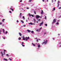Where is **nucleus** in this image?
Returning a JSON list of instances; mask_svg holds the SVG:
<instances>
[{
	"mask_svg": "<svg viewBox=\"0 0 61 61\" xmlns=\"http://www.w3.org/2000/svg\"><path fill=\"white\" fill-rule=\"evenodd\" d=\"M3 39H5V38L4 37L3 38Z\"/></svg>",
	"mask_w": 61,
	"mask_h": 61,
	"instance_id": "50",
	"label": "nucleus"
},
{
	"mask_svg": "<svg viewBox=\"0 0 61 61\" xmlns=\"http://www.w3.org/2000/svg\"><path fill=\"white\" fill-rule=\"evenodd\" d=\"M17 23H18V22H19V21H18V20H17Z\"/></svg>",
	"mask_w": 61,
	"mask_h": 61,
	"instance_id": "45",
	"label": "nucleus"
},
{
	"mask_svg": "<svg viewBox=\"0 0 61 61\" xmlns=\"http://www.w3.org/2000/svg\"><path fill=\"white\" fill-rule=\"evenodd\" d=\"M53 40H55V38H53Z\"/></svg>",
	"mask_w": 61,
	"mask_h": 61,
	"instance_id": "52",
	"label": "nucleus"
},
{
	"mask_svg": "<svg viewBox=\"0 0 61 61\" xmlns=\"http://www.w3.org/2000/svg\"><path fill=\"white\" fill-rule=\"evenodd\" d=\"M10 10H12V11H14V10H13V9H12V8H10Z\"/></svg>",
	"mask_w": 61,
	"mask_h": 61,
	"instance_id": "18",
	"label": "nucleus"
},
{
	"mask_svg": "<svg viewBox=\"0 0 61 61\" xmlns=\"http://www.w3.org/2000/svg\"><path fill=\"white\" fill-rule=\"evenodd\" d=\"M59 47H61V45H60L59 46Z\"/></svg>",
	"mask_w": 61,
	"mask_h": 61,
	"instance_id": "51",
	"label": "nucleus"
},
{
	"mask_svg": "<svg viewBox=\"0 0 61 61\" xmlns=\"http://www.w3.org/2000/svg\"><path fill=\"white\" fill-rule=\"evenodd\" d=\"M34 33V32L33 31H32L31 32V33L32 34H33Z\"/></svg>",
	"mask_w": 61,
	"mask_h": 61,
	"instance_id": "17",
	"label": "nucleus"
},
{
	"mask_svg": "<svg viewBox=\"0 0 61 61\" xmlns=\"http://www.w3.org/2000/svg\"><path fill=\"white\" fill-rule=\"evenodd\" d=\"M38 47L39 48L40 47V45H39L38 46Z\"/></svg>",
	"mask_w": 61,
	"mask_h": 61,
	"instance_id": "16",
	"label": "nucleus"
},
{
	"mask_svg": "<svg viewBox=\"0 0 61 61\" xmlns=\"http://www.w3.org/2000/svg\"><path fill=\"white\" fill-rule=\"evenodd\" d=\"M61 44V42H60V43H59V44Z\"/></svg>",
	"mask_w": 61,
	"mask_h": 61,
	"instance_id": "64",
	"label": "nucleus"
},
{
	"mask_svg": "<svg viewBox=\"0 0 61 61\" xmlns=\"http://www.w3.org/2000/svg\"><path fill=\"white\" fill-rule=\"evenodd\" d=\"M29 25H33V23L31 22L29 23Z\"/></svg>",
	"mask_w": 61,
	"mask_h": 61,
	"instance_id": "15",
	"label": "nucleus"
},
{
	"mask_svg": "<svg viewBox=\"0 0 61 61\" xmlns=\"http://www.w3.org/2000/svg\"><path fill=\"white\" fill-rule=\"evenodd\" d=\"M23 19H24V20H25V17L24 16H23Z\"/></svg>",
	"mask_w": 61,
	"mask_h": 61,
	"instance_id": "30",
	"label": "nucleus"
},
{
	"mask_svg": "<svg viewBox=\"0 0 61 61\" xmlns=\"http://www.w3.org/2000/svg\"><path fill=\"white\" fill-rule=\"evenodd\" d=\"M45 25L46 26H47V24H45Z\"/></svg>",
	"mask_w": 61,
	"mask_h": 61,
	"instance_id": "41",
	"label": "nucleus"
},
{
	"mask_svg": "<svg viewBox=\"0 0 61 61\" xmlns=\"http://www.w3.org/2000/svg\"><path fill=\"white\" fill-rule=\"evenodd\" d=\"M23 38H25V37H24V36H23Z\"/></svg>",
	"mask_w": 61,
	"mask_h": 61,
	"instance_id": "61",
	"label": "nucleus"
},
{
	"mask_svg": "<svg viewBox=\"0 0 61 61\" xmlns=\"http://www.w3.org/2000/svg\"><path fill=\"white\" fill-rule=\"evenodd\" d=\"M37 38L36 37V38L35 39H37Z\"/></svg>",
	"mask_w": 61,
	"mask_h": 61,
	"instance_id": "60",
	"label": "nucleus"
},
{
	"mask_svg": "<svg viewBox=\"0 0 61 61\" xmlns=\"http://www.w3.org/2000/svg\"><path fill=\"white\" fill-rule=\"evenodd\" d=\"M31 1H32V0H29V2H31Z\"/></svg>",
	"mask_w": 61,
	"mask_h": 61,
	"instance_id": "33",
	"label": "nucleus"
},
{
	"mask_svg": "<svg viewBox=\"0 0 61 61\" xmlns=\"http://www.w3.org/2000/svg\"><path fill=\"white\" fill-rule=\"evenodd\" d=\"M46 34V32L44 33V35H45Z\"/></svg>",
	"mask_w": 61,
	"mask_h": 61,
	"instance_id": "58",
	"label": "nucleus"
},
{
	"mask_svg": "<svg viewBox=\"0 0 61 61\" xmlns=\"http://www.w3.org/2000/svg\"><path fill=\"white\" fill-rule=\"evenodd\" d=\"M41 29H42V28H40L39 29V30L40 31V30H41Z\"/></svg>",
	"mask_w": 61,
	"mask_h": 61,
	"instance_id": "36",
	"label": "nucleus"
},
{
	"mask_svg": "<svg viewBox=\"0 0 61 61\" xmlns=\"http://www.w3.org/2000/svg\"><path fill=\"white\" fill-rule=\"evenodd\" d=\"M32 44L33 45V46H36V45H35V44L33 43H32Z\"/></svg>",
	"mask_w": 61,
	"mask_h": 61,
	"instance_id": "25",
	"label": "nucleus"
},
{
	"mask_svg": "<svg viewBox=\"0 0 61 61\" xmlns=\"http://www.w3.org/2000/svg\"><path fill=\"white\" fill-rule=\"evenodd\" d=\"M2 24V23L0 22V25H1Z\"/></svg>",
	"mask_w": 61,
	"mask_h": 61,
	"instance_id": "34",
	"label": "nucleus"
},
{
	"mask_svg": "<svg viewBox=\"0 0 61 61\" xmlns=\"http://www.w3.org/2000/svg\"><path fill=\"white\" fill-rule=\"evenodd\" d=\"M60 2L58 1L57 3V5H58L57 6V7H59V4H60Z\"/></svg>",
	"mask_w": 61,
	"mask_h": 61,
	"instance_id": "3",
	"label": "nucleus"
},
{
	"mask_svg": "<svg viewBox=\"0 0 61 61\" xmlns=\"http://www.w3.org/2000/svg\"><path fill=\"white\" fill-rule=\"evenodd\" d=\"M36 41H37V42H38V39H37Z\"/></svg>",
	"mask_w": 61,
	"mask_h": 61,
	"instance_id": "47",
	"label": "nucleus"
},
{
	"mask_svg": "<svg viewBox=\"0 0 61 61\" xmlns=\"http://www.w3.org/2000/svg\"><path fill=\"white\" fill-rule=\"evenodd\" d=\"M3 32L4 33H5V30L4 29H3Z\"/></svg>",
	"mask_w": 61,
	"mask_h": 61,
	"instance_id": "24",
	"label": "nucleus"
},
{
	"mask_svg": "<svg viewBox=\"0 0 61 61\" xmlns=\"http://www.w3.org/2000/svg\"><path fill=\"white\" fill-rule=\"evenodd\" d=\"M21 22H22V23H24V22H23V21L22 20H21Z\"/></svg>",
	"mask_w": 61,
	"mask_h": 61,
	"instance_id": "28",
	"label": "nucleus"
},
{
	"mask_svg": "<svg viewBox=\"0 0 61 61\" xmlns=\"http://www.w3.org/2000/svg\"><path fill=\"white\" fill-rule=\"evenodd\" d=\"M3 60H5V61H8V60L5 58H4Z\"/></svg>",
	"mask_w": 61,
	"mask_h": 61,
	"instance_id": "9",
	"label": "nucleus"
},
{
	"mask_svg": "<svg viewBox=\"0 0 61 61\" xmlns=\"http://www.w3.org/2000/svg\"><path fill=\"white\" fill-rule=\"evenodd\" d=\"M4 51L5 52V51H6V50H4Z\"/></svg>",
	"mask_w": 61,
	"mask_h": 61,
	"instance_id": "44",
	"label": "nucleus"
},
{
	"mask_svg": "<svg viewBox=\"0 0 61 61\" xmlns=\"http://www.w3.org/2000/svg\"><path fill=\"white\" fill-rule=\"evenodd\" d=\"M19 34L20 36H22V34H21L20 33H19Z\"/></svg>",
	"mask_w": 61,
	"mask_h": 61,
	"instance_id": "11",
	"label": "nucleus"
},
{
	"mask_svg": "<svg viewBox=\"0 0 61 61\" xmlns=\"http://www.w3.org/2000/svg\"><path fill=\"white\" fill-rule=\"evenodd\" d=\"M58 22H60V20H59L57 21Z\"/></svg>",
	"mask_w": 61,
	"mask_h": 61,
	"instance_id": "42",
	"label": "nucleus"
},
{
	"mask_svg": "<svg viewBox=\"0 0 61 61\" xmlns=\"http://www.w3.org/2000/svg\"><path fill=\"white\" fill-rule=\"evenodd\" d=\"M9 60H10L11 61L12 60V59H10V58H9Z\"/></svg>",
	"mask_w": 61,
	"mask_h": 61,
	"instance_id": "37",
	"label": "nucleus"
},
{
	"mask_svg": "<svg viewBox=\"0 0 61 61\" xmlns=\"http://www.w3.org/2000/svg\"><path fill=\"white\" fill-rule=\"evenodd\" d=\"M27 9H29V8H27Z\"/></svg>",
	"mask_w": 61,
	"mask_h": 61,
	"instance_id": "54",
	"label": "nucleus"
},
{
	"mask_svg": "<svg viewBox=\"0 0 61 61\" xmlns=\"http://www.w3.org/2000/svg\"><path fill=\"white\" fill-rule=\"evenodd\" d=\"M36 31H40V30H38V29H37V30H36Z\"/></svg>",
	"mask_w": 61,
	"mask_h": 61,
	"instance_id": "27",
	"label": "nucleus"
},
{
	"mask_svg": "<svg viewBox=\"0 0 61 61\" xmlns=\"http://www.w3.org/2000/svg\"><path fill=\"white\" fill-rule=\"evenodd\" d=\"M38 20V21H40V19Z\"/></svg>",
	"mask_w": 61,
	"mask_h": 61,
	"instance_id": "46",
	"label": "nucleus"
},
{
	"mask_svg": "<svg viewBox=\"0 0 61 61\" xmlns=\"http://www.w3.org/2000/svg\"><path fill=\"white\" fill-rule=\"evenodd\" d=\"M33 20H34V23H36V20L35 19H33Z\"/></svg>",
	"mask_w": 61,
	"mask_h": 61,
	"instance_id": "20",
	"label": "nucleus"
},
{
	"mask_svg": "<svg viewBox=\"0 0 61 61\" xmlns=\"http://www.w3.org/2000/svg\"><path fill=\"white\" fill-rule=\"evenodd\" d=\"M40 17V16L39 15H36V19H38Z\"/></svg>",
	"mask_w": 61,
	"mask_h": 61,
	"instance_id": "5",
	"label": "nucleus"
},
{
	"mask_svg": "<svg viewBox=\"0 0 61 61\" xmlns=\"http://www.w3.org/2000/svg\"><path fill=\"white\" fill-rule=\"evenodd\" d=\"M56 19H54L53 22L52 23V24H53L54 23H55L56 22Z\"/></svg>",
	"mask_w": 61,
	"mask_h": 61,
	"instance_id": "4",
	"label": "nucleus"
},
{
	"mask_svg": "<svg viewBox=\"0 0 61 61\" xmlns=\"http://www.w3.org/2000/svg\"><path fill=\"white\" fill-rule=\"evenodd\" d=\"M3 53H4L3 54V52L2 51H1V54L2 56H3V55H5V52H4Z\"/></svg>",
	"mask_w": 61,
	"mask_h": 61,
	"instance_id": "2",
	"label": "nucleus"
},
{
	"mask_svg": "<svg viewBox=\"0 0 61 61\" xmlns=\"http://www.w3.org/2000/svg\"><path fill=\"white\" fill-rule=\"evenodd\" d=\"M20 2H22V0H20Z\"/></svg>",
	"mask_w": 61,
	"mask_h": 61,
	"instance_id": "43",
	"label": "nucleus"
},
{
	"mask_svg": "<svg viewBox=\"0 0 61 61\" xmlns=\"http://www.w3.org/2000/svg\"><path fill=\"white\" fill-rule=\"evenodd\" d=\"M24 43L23 42H22V43L21 44V45H24Z\"/></svg>",
	"mask_w": 61,
	"mask_h": 61,
	"instance_id": "26",
	"label": "nucleus"
},
{
	"mask_svg": "<svg viewBox=\"0 0 61 61\" xmlns=\"http://www.w3.org/2000/svg\"><path fill=\"white\" fill-rule=\"evenodd\" d=\"M27 31L28 32V33H30V32H31V31L30 30H27Z\"/></svg>",
	"mask_w": 61,
	"mask_h": 61,
	"instance_id": "13",
	"label": "nucleus"
},
{
	"mask_svg": "<svg viewBox=\"0 0 61 61\" xmlns=\"http://www.w3.org/2000/svg\"><path fill=\"white\" fill-rule=\"evenodd\" d=\"M42 1H43V2H44V0H42Z\"/></svg>",
	"mask_w": 61,
	"mask_h": 61,
	"instance_id": "59",
	"label": "nucleus"
},
{
	"mask_svg": "<svg viewBox=\"0 0 61 61\" xmlns=\"http://www.w3.org/2000/svg\"><path fill=\"white\" fill-rule=\"evenodd\" d=\"M27 39L28 40L29 39V37H28L27 38Z\"/></svg>",
	"mask_w": 61,
	"mask_h": 61,
	"instance_id": "35",
	"label": "nucleus"
},
{
	"mask_svg": "<svg viewBox=\"0 0 61 61\" xmlns=\"http://www.w3.org/2000/svg\"><path fill=\"white\" fill-rule=\"evenodd\" d=\"M58 36H60V34H58Z\"/></svg>",
	"mask_w": 61,
	"mask_h": 61,
	"instance_id": "49",
	"label": "nucleus"
},
{
	"mask_svg": "<svg viewBox=\"0 0 61 61\" xmlns=\"http://www.w3.org/2000/svg\"><path fill=\"white\" fill-rule=\"evenodd\" d=\"M22 46H23V47H24L25 46V45H22Z\"/></svg>",
	"mask_w": 61,
	"mask_h": 61,
	"instance_id": "39",
	"label": "nucleus"
},
{
	"mask_svg": "<svg viewBox=\"0 0 61 61\" xmlns=\"http://www.w3.org/2000/svg\"><path fill=\"white\" fill-rule=\"evenodd\" d=\"M26 21L27 22V20H26Z\"/></svg>",
	"mask_w": 61,
	"mask_h": 61,
	"instance_id": "57",
	"label": "nucleus"
},
{
	"mask_svg": "<svg viewBox=\"0 0 61 61\" xmlns=\"http://www.w3.org/2000/svg\"><path fill=\"white\" fill-rule=\"evenodd\" d=\"M61 7H60L59 8V9H61Z\"/></svg>",
	"mask_w": 61,
	"mask_h": 61,
	"instance_id": "55",
	"label": "nucleus"
},
{
	"mask_svg": "<svg viewBox=\"0 0 61 61\" xmlns=\"http://www.w3.org/2000/svg\"><path fill=\"white\" fill-rule=\"evenodd\" d=\"M56 24L57 25H59V23H58V22H57Z\"/></svg>",
	"mask_w": 61,
	"mask_h": 61,
	"instance_id": "21",
	"label": "nucleus"
},
{
	"mask_svg": "<svg viewBox=\"0 0 61 61\" xmlns=\"http://www.w3.org/2000/svg\"><path fill=\"white\" fill-rule=\"evenodd\" d=\"M18 39L19 40H21V38L20 37H19Z\"/></svg>",
	"mask_w": 61,
	"mask_h": 61,
	"instance_id": "22",
	"label": "nucleus"
},
{
	"mask_svg": "<svg viewBox=\"0 0 61 61\" xmlns=\"http://www.w3.org/2000/svg\"><path fill=\"white\" fill-rule=\"evenodd\" d=\"M55 8L54 7L53 9V10H52V11H55Z\"/></svg>",
	"mask_w": 61,
	"mask_h": 61,
	"instance_id": "14",
	"label": "nucleus"
},
{
	"mask_svg": "<svg viewBox=\"0 0 61 61\" xmlns=\"http://www.w3.org/2000/svg\"><path fill=\"white\" fill-rule=\"evenodd\" d=\"M23 40H25V38H23Z\"/></svg>",
	"mask_w": 61,
	"mask_h": 61,
	"instance_id": "48",
	"label": "nucleus"
},
{
	"mask_svg": "<svg viewBox=\"0 0 61 61\" xmlns=\"http://www.w3.org/2000/svg\"><path fill=\"white\" fill-rule=\"evenodd\" d=\"M47 40H46L45 41H44V42H43L42 43V45H43L44 44V45H46L47 44Z\"/></svg>",
	"mask_w": 61,
	"mask_h": 61,
	"instance_id": "1",
	"label": "nucleus"
},
{
	"mask_svg": "<svg viewBox=\"0 0 61 61\" xmlns=\"http://www.w3.org/2000/svg\"><path fill=\"white\" fill-rule=\"evenodd\" d=\"M27 37H25V40H26V41H27Z\"/></svg>",
	"mask_w": 61,
	"mask_h": 61,
	"instance_id": "12",
	"label": "nucleus"
},
{
	"mask_svg": "<svg viewBox=\"0 0 61 61\" xmlns=\"http://www.w3.org/2000/svg\"><path fill=\"white\" fill-rule=\"evenodd\" d=\"M26 26V25H24L23 26V27H25Z\"/></svg>",
	"mask_w": 61,
	"mask_h": 61,
	"instance_id": "29",
	"label": "nucleus"
},
{
	"mask_svg": "<svg viewBox=\"0 0 61 61\" xmlns=\"http://www.w3.org/2000/svg\"><path fill=\"white\" fill-rule=\"evenodd\" d=\"M29 16H30V17L31 16H32V17H34V15H32V14H29Z\"/></svg>",
	"mask_w": 61,
	"mask_h": 61,
	"instance_id": "7",
	"label": "nucleus"
},
{
	"mask_svg": "<svg viewBox=\"0 0 61 61\" xmlns=\"http://www.w3.org/2000/svg\"><path fill=\"white\" fill-rule=\"evenodd\" d=\"M5 19H3L2 20V22H4V20L5 21Z\"/></svg>",
	"mask_w": 61,
	"mask_h": 61,
	"instance_id": "23",
	"label": "nucleus"
},
{
	"mask_svg": "<svg viewBox=\"0 0 61 61\" xmlns=\"http://www.w3.org/2000/svg\"><path fill=\"white\" fill-rule=\"evenodd\" d=\"M45 19H46V16H45Z\"/></svg>",
	"mask_w": 61,
	"mask_h": 61,
	"instance_id": "32",
	"label": "nucleus"
},
{
	"mask_svg": "<svg viewBox=\"0 0 61 61\" xmlns=\"http://www.w3.org/2000/svg\"><path fill=\"white\" fill-rule=\"evenodd\" d=\"M33 25H35V23H33Z\"/></svg>",
	"mask_w": 61,
	"mask_h": 61,
	"instance_id": "53",
	"label": "nucleus"
},
{
	"mask_svg": "<svg viewBox=\"0 0 61 61\" xmlns=\"http://www.w3.org/2000/svg\"><path fill=\"white\" fill-rule=\"evenodd\" d=\"M34 14H36V11H34Z\"/></svg>",
	"mask_w": 61,
	"mask_h": 61,
	"instance_id": "31",
	"label": "nucleus"
},
{
	"mask_svg": "<svg viewBox=\"0 0 61 61\" xmlns=\"http://www.w3.org/2000/svg\"><path fill=\"white\" fill-rule=\"evenodd\" d=\"M43 22H42L40 23L39 25V26H41V25H43Z\"/></svg>",
	"mask_w": 61,
	"mask_h": 61,
	"instance_id": "6",
	"label": "nucleus"
},
{
	"mask_svg": "<svg viewBox=\"0 0 61 61\" xmlns=\"http://www.w3.org/2000/svg\"><path fill=\"white\" fill-rule=\"evenodd\" d=\"M22 15V13H20L19 16V18H21V17H22V15Z\"/></svg>",
	"mask_w": 61,
	"mask_h": 61,
	"instance_id": "8",
	"label": "nucleus"
},
{
	"mask_svg": "<svg viewBox=\"0 0 61 61\" xmlns=\"http://www.w3.org/2000/svg\"><path fill=\"white\" fill-rule=\"evenodd\" d=\"M2 25V26H4V24H3Z\"/></svg>",
	"mask_w": 61,
	"mask_h": 61,
	"instance_id": "62",
	"label": "nucleus"
},
{
	"mask_svg": "<svg viewBox=\"0 0 61 61\" xmlns=\"http://www.w3.org/2000/svg\"><path fill=\"white\" fill-rule=\"evenodd\" d=\"M6 56H9V55H8V54H7L6 55Z\"/></svg>",
	"mask_w": 61,
	"mask_h": 61,
	"instance_id": "38",
	"label": "nucleus"
},
{
	"mask_svg": "<svg viewBox=\"0 0 61 61\" xmlns=\"http://www.w3.org/2000/svg\"><path fill=\"white\" fill-rule=\"evenodd\" d=\"M7 33H8V32L7 31H6L5 32V34H6V35Z\"/></svg>",
	"mask_w": 61,
	"mask_h": 61,
	"instance_id": "19",
	"label": "nucleus"
},
{
	"mask_svg": "<svg viewBox=\"0 0 61 61\" xmlns=\"http://www.w3.org/2000/svg\"><path fill=\"white\" fill-rule=\"evenodd\" d=\"M9 13H12V12L11 11H9Z\"/></svg>",
	"mask_w": 61,
	"mask_h": 61,
	"instance_id": "40",
	"label": "nucleus"
},
{
	"mask_svg": "<svg viewBox=\"0 0 61 61\" xmlns=\"http://www.w3.org/2000/svg\"><path fill=\"white\" fill-rule=\"evenodd\" d=\"M56 0H54V1H55V2H56Z\"/></svg>",
	"mask_w": 61,
	"mask_h": 61,
	"instance_id": "63",
	"label": "nucleus"
},
{
	"mask_svg": "<svg viewBox=\"0 0 61 61\" xmlns=\"http://www.w3.org/2000/svg\"><path fill=\"white\" fill-rule=\"evenodd\" d=\"M52 1V2H53V0H51Z\"/></svg>",
	"mask_w": 61,
	"mask_h": 61,
	"instance_id": "56",
	"label": "nucleus"
},
{
	"mask_svg": "<svg viewBox=\"0 0 61 61\" xmlns=\"http://www.w3.org/2000/svg\"><path fill=\"white\" fill-rule=\"evenodd\" d=\"M43 14V10H42L41 12V14L42 15V14Z\"/></svg>",
	"mask_w": 61,
	"mask_h": 61,
	"instance_id": "10",
	"label": "nucleus"
}]
</instances>
